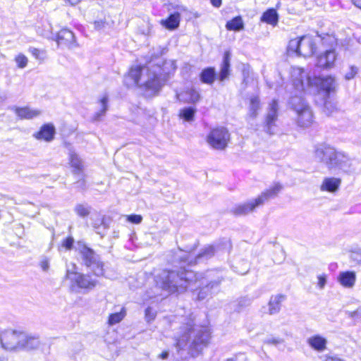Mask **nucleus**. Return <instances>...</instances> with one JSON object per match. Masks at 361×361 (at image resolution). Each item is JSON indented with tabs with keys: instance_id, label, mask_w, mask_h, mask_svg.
Returning a JSON list of instances; mask_svg holds the SVG:
<instances>
[{
	"instance_id": "obj_59",
	"label": "nucleus",
	"mask_w": 361,
	"mask_h": 361,
	"mask_svg": "<svg viewBox=\"0 0 361 361\" xmlns=\"http://www.w3.org/2000/svg\"><path fill=\"white\" fill-rule=\"evenodd\" d=\"M360 311L359 310L350 312V317H355L360 314Z\"/></svg>"
},
{
	"instance_id": "obj_20",
	"label": "nucleus",
	"mask_w": 361,
	"mask_h": 361,
	"mask_svg": "<svg viewBox=\"0 0 361 361\" xmlns=\"http://www.w3.org/2000/svg\"><path fill=\"white\" fill-rule=\"evenodd\" d=\"M356 273L353 271H341L337 277L338 282L345 288H353L356 282Z\"/></svg>"
},
{
	"instance_id": "obj_5",
	"label": "nucleus",
	"mask_w": 361,
	"mask_h": 361,
	"mask_svg": "<svg viewBox=\"0 0 361 361\" xmlns=\"http://www.w3.org/2000/svg\"><path fill=\"white\" fill-rule=\"evenodd\" d=\"M282 189L283 185L281 183H275L272 187L262 192L255 200L235 205L231 209V212L237 216L247 215L256 207L262 206L270 199L276 197Z\"/></svg>"
},
{
	"instance_id": "obj_17",
	"label": "nucleus",
	"mask_w": 361,
	"mask_h": 361,
	"mask_svg": "<svg viewBox=\"0 0 361 361\" xmlns=\"http://www.w3.org/2000/svg\"><path fill=\"white\" fill-rule=\"evenodd\" d=\"M336 54L334 49L326 50L317 56V66L321 68H331L334 66Z\"/></svg>"
},
{
	"instance_id": "obj_50",
	"label": "nucleus",
	"mask_w": 361,
	"mask_h": 361,
	"mask_svg": "<svg viewBox=\"0 0 361 361\" xmlns=\"http://www.w3.org/2000/svg\"><path fill=\"white\" fill-rule=\"evenodd\" d=\"M39 265L44 271H47L49 269V260L45 257L41 260Z\"/></svg>"
},
{
	"instance_id": "obj_30",
	"label": "nucleus",
	"mask_w": 361,
	"mask_h": 361,
	"mask_svg": "<svg viewBox=\"0 0 361 361\" xmlns=\"http://www.w3.org/2000/svg\"><path fill=\"white\" fill-rule=\"evenodd\" d=\"M215 68L213 67H208L202 71L200 74V78L202 83L212 85L216 78Z\"/></svg>"
},
{
	"instance_id": "obj_8",
	"label": "nucleus",
	"mask_w": 361,
	"mask_h": 361,
	"mask_svg": "<svg viewBox=\"0 0 361 361\" xmlns=\"http://www.w3.org/2000/svg\"><path fill=\"white\" fill-rule=\"evenodd\" d=\"M222 279V276L219 275L218 272L209 271L205 274L204 276H202V274H197V281H193L190 288L193 289L192 286L196 283H198V286H202L197 295L198 300H202L212 293L213 289L219 287Z\"/></svg>"
},
{
	"instance_id": "obj_51",
	"label": "nucleus",
	"mask_w": 361,
	"mask_h": 361,
	"mask_svg": "<svg viewBox=\"0 0 361 361\" xmlns=\"http://www.w3.org/2000/svg\"><path fill=\"white\" fill-rule=\"evenodd\" d=\"M154 314L152 312V309L151 307H147L145 310V317L147 320L149 322L154 319Z\"/></svg>"
},
{
	"instance_id": "obj_4",
	"label": "nucleus",
	"mask_w": 361,
	"mask_h": 361,
	"mask_svg": "<svg viewBox=\"0 0 361 361\" xmlns=\"http://www.w3.org/2000/svg\"><path fill=\"white\" fill-rule=\"evenodd\" d=\"M158 71H159V67L133 66L129 71L128 78L140 89L149 93V95H154L162 86Z\"/></svg>"
},
{
	"instance_id": "obj_21",
	"label": "nucleus",
	"mask_w": 361,
	"mask_h": 361,
	"mask_svg": "<svg viewBox=\"0 0 361 361\" xmlns=\"http://www.w3.org/2000/svg\"><path fill=\"white\" fill-rule=\"evenodd\" d=\"M200 94L195 89H189L176 94L177 99L185 104H195L200 99Z\"/></svg>"
},
{
	"instance_id": "obj_7",
	"label": "nucleus",
	"mask_w": 361,
	"mask_h": 361,
	"mask_svg": "<svg viewBox=\"0 0 361 361\" xmlns=\"http://www.w3.org/2000/svg\"><path fill=\"white\" fill-rule=\"evenodd\" d=\"M78 250L82 264L89 268L97 276H102L104 274V263L100 257L86 245L78 243Z\"/></svg>"
},
{
	"instance_id": "obj_24",
	"label": "nucleus",
	"mask_w": 361,
	"mask_h": 361,
	"mask_svg": "<svg viewBox=\"0 0 361 361\" xmlns=\"http://www.w3.org/2000/svg\"><path fill=\"white\" fill-rule=\"evenodd\" d=\"M56 130L54 126L51 124H44L40 128V130L35 134V137L38 140H44L50 142L54 139Z\"/></svg>"
},
{
	"instance_id": "obj_2",
	"label": "nucleus",
	"mask_w": 361,
	"mask_h": 361,
	"mask_svg": "<svg viewBox=\"0 0 361 361\" xmlns=\"http://www.w3.org/2000/svg\"><path fill=\"white\" fill-rule=\"evenodd\" d=\"M197 281V274L191 270H164L158 276L157 285L169 293H181Z\"/></svg>"
},
{
	"instance_id": "obj_39",
	"label": "nucleus",
	"mask_w": 361,
	"mask_h": 361,
	"mask_svg": "<svg viewBox=\"0 0 361 361\" xmlns=\"http://www.w3.org/2000/svg\"><path fill=\"white\" fill-rule=\"evenodd\" d=\"M74 211L79 216L85 218L90 214L91 207L86 204H78L75 207Z\"/></svg>"
},
{
	"instance_id": "obj_44",
	"label": "nucleus",
	"mask_w": 361,
	"mask_h": 361,
	"mask_svg": "<svg viewBox=\"0 0 361 361\" xmlns=\"http://www.w3.org/2000/svg\"><path fill=\"white\" fill-rule=\"evenodd\" d=\"M283 341H284L282 338L271 337V338H268L265 339L264 341V343L267 345H277L279 344L283 343Z\"/></svg>"
},
{
	"instance_id": "obj_48",
	"label": "nucleus",
	"mask_w": 361,
	"mask_h": 361,
	"mask_svg": "<svg viewBox=\"0 0 361 361\" xmlns=\"http://www.w3.org/2000/svg\"><path fill=\"white\" fill-rule=\"evenodd\" d=\"M243 357V361H248V357L243 353H238L233 357L226 359L225 361H238V358Z\"/></svg>"
},
{
	"instance_id": "obj_42",
	"label": "nucleus",
	"mask_w": 361,
	"mask_h": 361,
	"mask_svg": "<svg viewBox=\"0 0 361 361\" xmlns=\"http://www.w3.org/2000/svg\"><path fill=\"white\" fill-rule=\"evenodd\" d=\"M358 68L355 66H351L349 68V71L345 73V78L347 80L353 79L357 73Z\"/></svg>"
},
{
	"instance_id": "obj_19",
	"label": "nucleus",
	"mask_w": 361,
	"mask_h": 361,
	"mask_svg": "<svg viewBox=\"0 0 361 361\" xmlns=\"http://www.w3.org/2000/svg\"><path fill=\"white\" fill-rule=\"evenodd\" d=\"M23 341H22L21 351L22 350H34L39 349L42 343L38 336H32L23 333Z\"/></svg>"
},
{
	"instance_id": "obj_57",
	"label": "nucleus",
	"mask_w": 361,
	"mask_h": 361,
	"mask_svg": "<svg viewBox=\"0 0 361 361\" xmlns=\"http://www.w3.org/2000/svg\"><path fill=\"white\" fill-rule=\"evenodd\" d=\"M159 357H160L162 360H166L169 357V352L168 351H164L162 352Z\"/></svg>"
},
{
	"instance_id": "obj_38",
	"label": "nucleus",
	"mask_w": 361,
	"mask_h": 361,
	"mask_svg": "<svg viewBox=\"0 0 361 361\" xmlns=\"http://www.w3.org/2000/svg\"><path fill=\"white\" fill-rule=\"evenodd\" d=\"M126 316V310L123 307L119 312L111 314L109 317L108 323L109 325H114L119 323Z\"/></svg>"
},
{
	"instance_id": "obj_36",
	"label": "nucleus",
	"mask_w": 361,
	"mask_h": 361,
	"mask_svg": "<svg viewBox=\"0 0 361 361\" xmlns=\"http://www.w3.org/2000/svg\"><path fill=\"white\" fill-rule=\"evenodd\" d=\"M196 108L192 106L185 107L180 110L179 116L188 122H191L194 120Z\"/></svg>"
},
{
	"instance_id": "obj_32",
	"label": "nucleus",
	"mask_w": 361,
	"mask_h": 361,
	"mask_svg": "<svg viewBox=\"0 0 361 361\" xmlns=\"http://www.w3.org/2000/svg\"><path fill=\"white\" fill-rule=\"evenodd\" d=\"M69 157L71 166L73 168V173L80 175L83 170V164L82 160L74 152H71Z\"/></svg>"
},
{
	"instance_id": "obj_22",
	"label": "nucleus",
	"mask_w": 361,
	"mask_h": 361,
	"mask_svg": "<svg viewBox=\"0 0 361 361\" xmlns=\"http://www.w3.org/2000/svg\"><path fill=\"white\" fill-rule=\"evenodd\" d=\"M316 42L310 37L302 36L300 55L305 57L310 56L316 51Z\"/></svg>"
},
{
	"instance_id": "obj_56",
	"label": "nucleus",
	"mask_w": 361,
	"mask_h": 361,
	"mask_svg": "<svg viewBox=\"0 0 361 361\" xmlns=\"http://www.w3.org/2000/svg\"><path fill=\"white\" fill-rule=\"evenodd\" d=\"M211 4L216 8H219L221 6V0H209Z\"/></svg>"
},
{
	"instance_id": "obj_11",
	"label": "nucleus",
	"mask_w": 361,
	"mask_h": 361,
	"mask_svg": "<svg viewBox=\"0 0 361 361\" xmlns=\"http://www.w3.org/2000/svg\"><path fill=\"white\" fill-rule=\"evenodd\" d=\"M23 332L6 330L1 333V345L3 348L9 351H21V343L23 341Z\"/></svg>"
},
{
	"instance_id": "obj_26",
	"label": "nucleus",
	"mask_w": 361,
	"mask_h": 361,
	"mask_svg": "<svg viewBox=\"0 0 361 361\" xmlns=\"http://www.w3.org/2000/svg\"><path fill=\"white\" fill-rule=\"evenodd\" d=\"M285 298V295L281 294L272 295L268 303L269 314L272 315L279 313L281 310V303Z\"/></svg>"
},
{
	"instance_id": "obj_41",
	"label": "nucleus",
	"mask_w": 361,
	"mask_h": 361,
	"mask_svg": "<svg viewBox=\"0 0 361 361\" xmlns=\"http://www.w3.org/2000/svg\"><path fill=\"white\" fill-rule=\"evenodd\" d=\"M28 51L36 59L42 60L44 59V53L39 49L35 47H30Z\"/></svg>"
},
{
	"instance_id": "obj_3",
	"label": "nucleus",
	"mask_w": 361,
	"mask_h": 361,
	"mask_svg": "<svg viewBox=\"0 0 361 361\" xmlns=\"http://www.w3.org/2000/svg\"><path fill=\"white\" fill-rule=\"evenodd\" d=\"M317 159L326 164L329 170L338 169L346 173H353L357 170V161L350 158L342 152H338L335 148L320 145L314 151Z\"/></svg>"
},
{
	"instance_id": "obj_10",
	"label": "nucleus",
	"mask_w": 361,
	"mask_h": 361,
	"mask_svg": "<svg viewBox=\"0 0 361 361\" xmlns=\"http://www.w3.org/2000/svg\"><path fill=\"white\" fill-rule=\"evenodd\" d=\"M230 140V133L224 127H217L210 130L207 136L209 145L217 150L224 149Z\"/></svg>"
},
{
	"instance_id": "obj_40",
	"label": "nucleus",
	"mask_w": 361,
	"mask_h": 361,
	"mask_svg": "<svg viewBox=\"0 0 361 361\" xmlns=\"http://www.w3.org/2000/svg\"><path fill=\"white\" fill-rule=\"evenodd\" d=\"M15 61L16 62L18 68H24L28 62L27 58L23 54H19L15 58Z\"/></svg>"
},
{
	"instance_id": "obj_13",
	"label": "nucleus",
	"mask_w": 361,
	"mask_h": 361,
	"mask_svg": "<svg viewBox=\"0 0 361 361\" xmlns=\"http://www.w3.org/2000/svg\"><path fill=\"white\" fill-rule=\"evenodd\" d=\"M278 110V102L274 99L269 104L264 124V130L269 135H274L276 133Z\"/></svg>"
},
{
	"instance_id": "obj_52",
	"label": "nucleus",
	"mask_w": 361,
	"mask_h": 361,
	"mask_svg": "<svg viewBox=\"0 0 361 361\" xmlns=\"http://www.w3.org/2000/svg\"><path fill=\"white\" fill-rule=\"evenodd\" d=\"M251 299L248 298H243L239 300V305L240 307H246L251 304Z\"/></svg>"
},
{
	"instance_id": "obj_6",
	"label": "nucleus",
	"mask_w": 361,
	"mask_h": 361,
	"mask_svg": "<svg viewBox=\"0 0 361 361\" xmlns=\"http://www.w3.org/2000/svg\"><path fill=\"white\" fill-rule=\"evenodd\" d=\"M289 104L296 114V123L301 128H308L313 123V113L302 97L293 96Z\"/></svg>"
},
{
	"instance_id": "obj_54",
	"label": "nucleus",
	"mask_w": 361,
	"mask_h": 361,
	"mask_svg": "<svg viewBox=\"0 0 361 361\" xmlns=\"http://www.w3.org/2000/svg\"><path fill=\"white\" fill-rule=\"evenodd\" d=\"M76 184H77V187L78 188H80L81 189H85V181L84 179L78 180L76 182Z\"/></svg>"
},
{
	"instance_id": "obj_53",
	"label": "nucleus",
	"mask_w": 361,
	"mask_h": 361,
	"mask_svg": "<svg viewBox=\"0 0 361 361\" xmlns=\"http://www.w3.org/2000/svg\"><path fill=\"white\" fill-rule=\"evenodd\" d=\"M324 361H344L336 355L326 356Z\"/></svg>"
},
{
	"instance_id": "obj_29",
	"label": "nucleus",
	"mask_w": 361,
	"mask_h": 361,
	"mask_svg": "<svg viewBox=\"0 0 361 361\" xmlns=\"http://www.w3.org/2000/svg\"><path fill=\"white\" fill-rule=\"evenodd\" d=\"M341 183V180L340 178H326L320 187V190L322 191L334 192L338 189Z\"/></svg>"
},
{
	"instance_id": "obj_55",
	"label": "nucleus",
	"mask_w": 361,
	"mask_h": 361,
	"mask_svg": "<svg viewBox=\"0 0 361 361\" xmlns=\"http://www.w3.org/2000/svg\"><path fill=\"white\" fill-rule=\"evenodd\" d=\"M66 4H68L70 6H75L78 4L81 0H64Z\"/></svg>"
},
{
	"instance_id": "obj_9",
	"label": "nucleus",
	"mask_w": 361,
	"mask_h": 361,
	"mask_svg": "<svg viewBox=\"0 0 361 361\" xmlns=\"http://www.w3.org/2000/svg\"><path fill=\"white\" fill-rule=\"evenodd\" d=\"M66 277L70 280L71 289L74 292H79L80 290H91L98 283V281L92 279L90 275L78 271L67 270Z\"/></svg>"
},
{
	"instance_id": "obj_18",
	"label": "nucleus",
	"mask_w": 361,
	"mask_h": 361,
	"mask_svg": "<svg viewBox=\"0 0 361 361\" xmlns=\"http://www.w3.org/2000/svg\"><path fill=\"white\" fill-rule=\"evenodd\" d=\"M10 109L13 111L20 119H32L41 114L40 110L32 109L28 106L18 107L13 106L10 107Z\"/></svg>"
},
{
	"instance_id": "obj_31",
	"label": "nucleus",
	"mask_w": 361,
	"mask_h": 361,
	"mask_svg": "<svg viewBox=\"0 0 361 361\" xmlns=\"http://www.w3.org/2000/svg\"><path fill=\"white\" fill-rule=\"evenodd\" d=\"M261 21L276 25L279 21V15L274 8L267 10L261 17Z\"/></svg>"
},
{
	"instance_id": "obj_15",
	"label": "nucleus",
	"mask_w": 361,
	"mask_h": 361,
	"mask_svg": "<svg viewBox=\"0 0 361 361\" xmlns=\"http://www.w3.org/2000/svg\"><path fill=\"white\" fill-rule=\"evenodd\" d=\"M307 86H315L319 90L325 91L326 93H329L332 91L334 87V79L328 76L326 78L322 77H311L307 78Z\"/></svg>"
},
{
	"instance_id": "obj_35",
	"label": "nucleus",
	"mask_w": 361,
	"mask_h": 361,
	"mask_svg": "<svg viewBox=\"0 0 361 361\" xmlns=\"http://www.w3.org/2000/svg\"><path fill=\"white\" fill-rule=\"evenodd\" d=\"M108 102L109 98L106 94H104L99 100L101 104V109L95 113L93 116L92 120L94 121H98L101 120V118L104 116L106 111L108 110Z\"/></svg>"
},
{
	"instance_id": "obj_33",
	"label": "nucleus",
	"mask_w": 361,
	"mask_h": 361,
	"mask_svg": "<svg viewBox=\"0 0 361 361\" xmlns=\"http://www.w3.org/2000/svg\"><path fill=\"white\" fill-rule=\"evenodd\" d=\"M260 109V100L258 97H252L250 98L249 111L247 116L254 119L258 115V111Z\"/></svg>"
},
{
	"instance_id": "obj_28",
	"label": "nucleus",
	"mask_w": 361,
	"mask_h": 361,
	"mask_svg": "<svg viewBox=\"0 0 361 361\" xmlns=\"http://www.w3.org/2000/svg\"><path fill=\"white\" fill-rule=\"evenodd\" d=\"M230 61L231 54L228 51L224 53L222 63L221 65V70L219 74V80L224 81L230 75Z\"/></svg>"
},
{
	"instance_id": "obj_1",
	"label": "nucleus",
	"mask_w": 361,
	"mask_h": 361,
	"mask_svg": "<svg viewBox=\"0 0 361 361\" xmlns=\"http://www.w3.org/2000/svg\"><path fill=\"white\" fill-rule=\"evenodd\" d=\"M180 322L175 336L176 347L178 351L187 348L191 356L196 357L207 345L209 332L207 327L195 325L194 318L183 317Z\"/></svg>"
},
{
	"instance_id": "obj_49",
	"label": "nucleus",
	"mask_w": 361,
	"mask_h": 361,
	"mask_svg": "<svg viewBox=\"0 0 361 361\" xmlns=\"http://www.w3.org/2000/svg\"><path fill=\"white\" fill-rule=\"evenodd\" d=\"M318 40H319V42H321L324 46L325 44H331L334 42L333 38L328 35L324 37L318 36Z\"/></svg>"
},
{
	"instance_id": "obj_37",
	"label": "nucleus",
	"mask_w": 361,
	"mask_h": 361,
	"mask_svg": "<svg viewBox=\"0 0 361 361\" xmlns=\"http://www.w3.org/2000/svg\"><path fill=\"white\" fill-rule=\"evenodd\" d=\"M302 37L300 38L293 39L289 42L288 51L300 55Z\"/></svg>"
},
{
	"instance_id": "obj_47",
	"label": "nucleus",
	"mask_w": 361,
	"mask_h": 361,
	"mask_svg": "<svg viewBox=\"0 0 361 361\" xmlns=\"http://www.w3.org/2000/svg\"><path fill=\"white\" fill-rule=\"evenodd\" d=\"M74 243V239L73 237L69 236L66 238L63 242H62V246L64 247L66 250H71L73 247Z\"/></svg>"
},
{
	"instance_id": "obj_60",
	"label": "nucleus",
	"mask_w": 361,
	"mask_h": 361,
	"mask_svg": "<svg viewBox=\"0 0 361 361\" xmlns=\"http://www.w3.org/2000/svg\"><path fill=\"white\" fill-rule=\"evenodd\" d=\"M238 361H243V357L238 358Z\"/></svg>"
},
{
	"instance_id": "obj_46",
	"label": "nucleus",
	"mask_w": 361,
	"mask_h": 361,
	"mask_svg": "<svg viewBox=\"0 0 361 361\" xmlns=\"http://www.w3.org/2000/svg\"><path fill=\"white\" fill-rule=\"evenodd\" d=\"M127 220L133 224H140L142 220V216L139 214H131L127 216Z\"/></svg>"
},
{
	"instance_id": "obj_45",
	"label": "nucleus",
	"mask_w": 361,
	"mask_h": 361,
	"mask_svg": "<svg viewBox=\"0 0 361 361\" xmlns=\"http://www.w3.org/2000/svg\"><path fill=\"white\" fill-rule=\"evenodd\" d=\"M317 279H318L317 286L320 289H323L325 287L326 282H327L326 275L325 274H320V275L317 276Z\"/></svg>"
},
{
	"instance_id": "obj_12",
	"label": "nucleus",
	"mask_w": 361,
	"mask_h": 361,
	"mask_svg": "<svg viewBox=\"0 0 361 361\" xmlns=\"http://www.w3.org/2000/svg\"><path fill=\"white\" fill-rule=\"evenodd\" d=\"M214 247L212 245H209L203 248L196 257H194L191 253L180 250L178 257L180 259V262L182 263L187 264H195L200 261L211 258L214 255Z\"/></svg>"
},
{
	"instance_id": "obj_58",
	"label": "nucleus",
	"mask_w": 361,
	"mask_h": 361,
	"mask_svg": "<svg viewBox=\"0 0 361 361\" xmlns=\"http://www.w3.org/2000/svg\"><path fill=\"white\" fill-rule=\"evenodd\" d=\"M355 6L361 9V0H352Z\"/></svg>"
},
{
	"instance_id": "obj_14",
	"label": "nucleus",
	"mask_w": 361,
	"mask_h": 361,
	"mask_svg": "<svg viewBox=\"0 0 361 361\" xmlns=\"http://www.w3.org/2000/svg\"><path fill=\"white\" fill-rule=\"evenodd\" d=\"M56 42L61 48L74 49L78 47L75 37L72 31L68 29H61L57 34Z\"/></svg>"
},
{
	"instance_id": "obj_16",
	"label": "nucleus",
	"mask_w": 361,
	"mask_h": 361,
	"mask_svg": "<svg viewBox=\"0 0 361 361\" xmlns=\"http://www.w3.org/2000/svg\"><path fill=\"white\" fill-rule=\"evenodd\" d=\"M293 85L296 90L302 92L307 85V78L310 77L305 74L304 70L300 67H293L291 70Z\"/></svg>"
},
{
	"instance_id": "obj_43",
	"label": "nucleus",
	"mask_w": 361,
	"mask_h": 361,
	"mask_svg": "<svg viewBox=\"0 0 361 361\" xmlns=\"http://www.w3.org/2000/svg\"><path fill=\"white\" fill-rule=\"evenodd\" d=\"M106 25H108V23L104 19L97 20L94 22V27L97 30H102L104 29Z\"/></svg>"
},
{
	"instance_id": "obj_23",
	"label": "nucleus",
	"mask_w": 361,
	"mask_h": 361,
	"mask_svg": "<svg viewBox=\"0 0 361 361\" xmlns=\"http://www.w3.org/2000/svg\"><path fill=\"white\" fill-rule=\"evenodd\" d=\"M307 343L313 350L323 352L326 348L327 340L320 335H314L307 339Z\"/></svg>"
},
{
	"instance_id": "obj_27",
	"label": "nucleus",
	"mask_w": 361,
	"mask_h": 361,
	"mask_svg": "<svg viewBox=\"0 0 361 361\" xmlns=\"http://www.w3.org/2000/svg\"><path fill=\"white\" fill-rule=\"evenodd\" d=\"M180 15L178 12L171 13L166 19L161 20V25L168 30H175L179 27Z\"/></svg>"
},
{
	"instance_id": "obj_62",
	"label": "nucleus",
	"mask_w": 361,
	"mask_h": 361,
	"mask_svg": "<svg viewBox=\"0 0 361 361\" xmlns=\"http://www.w3.org/2000/svg\"><path fill=\"white\" fill-rule=\"evenodd\" d=\"M360 262H361V259H360Z\"/></svg>"
},
{
	"instance_id": "obj_34",
	"label": "nucleus",
	"mask_w": 361,
	"mask_h": 361,
	"mask_svg": "<svg viewBox=\"0 0 361 361\" xmlns=\"http://www.w3.org/2000/svg\"><path fill=\"white\" fill-rule=\"evenodd\" d=\"M226 28L228 30L235 32L240 31L244 29V23L241 16H236L232 20L228 21L226 24Z\"/></svg>"
},
{
	"instance_id": "obj_61",
	"label": "nucleus",
	"mask_w": 361,
	"mask_h": 361,
	"mask_svg": "<svg viewBox=\"0 0 361 361\" xmlns=\"http://www.w3.org/2000/svg\"><path fill=\"white\" fill-rule=\"evenodd\" d=\"M243 83H245V84L247 83V81H246L245 78H244V80H243Z\"/></svg>"
},
{
	"instance_id": "obj_25",
	"label": "nucleus",
	"mask_w": 361,
	"mask_h": 361,
	"mask_svg": "<svg viewBox=\"0 0 361 361\" xmlns=\"http://www.w3.org/2000/svg\"><path fill=\"white\" fill-rule=\"evenodd\" d=\"M92 226L96 233L100 235L101 237L106 235L109 227L106 218L100 214H97L95 219H93Z\"/></svg>"
}]
</instances>
